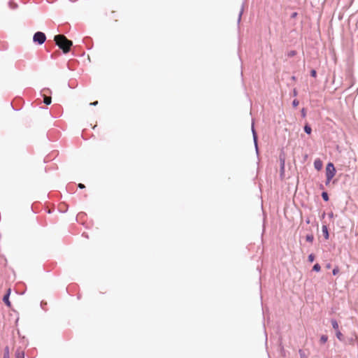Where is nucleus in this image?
Here are the masks:
<instances>
[{"label": "nucleus", "mask_w": 358, "mask_h": 358, "mask_svg": "<svg viewBox=\"0 0 358 358\" xmlns=\"http://www.w3.org/2000/svg\"><path fill=\"white\" fill-rule=\"evenodd\" d=\"M55 41L56 45L62 50L64 54L68 53L70 51L71 47L73 45V42L62 34L55 36Z\"/></svg>", "instance_id": "nucleus-1"}, {"label": "nucleus", "mask_w": 358, "mask_h": 358, "mask_svg": "<svg viewBox=\"0 0 358 358\" xmlns=\"http://www.w3.org/2000/svg\"><path fill=\"white\" fill-rule=\"evenodd\" d=\"M46 40L45 34L42 31H36L33 36V41L38 45H42Z\"/></svg>", "instance_id": "nucleus-2"}, {"label": "nucleus", "mask_w": 358, "mask_h": 358, "mask_svg": "<svg viewBox=\"0 0 358 358\" xmlns=\"http://www.w3.org/2000/svg\"><path fill=\"white\" fill-rule=\"evenodd\" d=\"M336 171L334 164L331 162H329L326 166V178H333L336 174Z\"/></svg>", "instance_id": "nucleus-3"}, {"label": "nucleus", "mask_w": 358, "mask_h": 358, "mask_svg": "<svg viewBox=\"0 0 358 358\" xmlns=\"http://www.w3.org/2000/svg\"><path fill=\"white\" fill-rule=\"evenodd\" d=\"M279 160H280V177H282L284 176L285 173V156L283 152H282L279 155Z\"/></svg>", "instance_id": "nucleus-4"}, {"label": "nucleus", "mask_w": 358, "mask_h": 358, "mask_svg": "<svg viewBox=\"0 0 358 358\" xmlns=\"http://www.w3.org/2000/svg\"><path fill=\"white\" fill-rule=\"evenodd\" d=\"M252 138H253L255 150H256L257 153L258 154V152H259L258 143H257L258 137H257V134L256 132V130H255V129L254 127V123L253 122L252 124Z\"/></svg>", "instance_id": "nucleus-5"}, {"label": "nucleus", "mask_w": 358, "mask_h": 358, "mask_svg": "<svg viewBox=\"0 0 358 358\" xmlns=\"http://www.w3.org/2000/svg\"><path fill=\"white\" fill-rule=\"evenodd\" d=\"M10 292H11V289L9 288L3 297V301L9 308L11 306V303L9 300Z\"/></svg>", "instance_id": "nucleus-6"}, {"label": "nucleus", "mask_w": 358, "mask_h": 358, "mask_svg": "<svg viewBox=\"0 0 358 358\" xmlns=\"http://www.w3.org/2000/svg\"><path fill=\"white\" fill-rule=\"evenodd\" d=\"M323 166L322 162L320 159H316L314 161V167L316 170L320 171L322 169Z\"/></svg>", "instance_id": "nucleus-7"}, {"label": "nucleus", "mask_w": 358, "mask_h": 358, "mask_svg": "<svg viewBox=\"0 0 358 358\" xmlns=\"http://www.w3.org/2000/svg\"><path fill=\"white\" fill-rule=\"evenodd\" d=\"M322 234H323V236H324V238L326 239V240H328L329 238V231H328V227L327 225H322Z\"/></svg>", "instance_id": "nucleus-8"}, {"label": "nucleus", "mask_w": 358, "mask_h": 358, "mask_svg": "<svg viewBox=\"0 0 358 358\" xmlns=\"http://www.w3.org/2000/svg\"><path fill=\"white\" fill-rule=\"evenodd\" d=\"M15 358H24V351L17 349L15 352Z\"/></svg>", "instance_id": "nucleus-9"}, {"label": "nucleus", "mask_w": 358, "mask_h": 358, "mask_svg": "<svg viewBox=\"0 0 358 358\" xmlns=\"http://www.w3.org/2000/svg\"><path fill=\"white\" fill-rule=\"evenodd\" d=\"M43 102L46 105H50L52 102V99L50 96H46L45 94H43Z\"/></svg>", "instance_id": "nucleus-10"}, {"label": "nucleus", "mask_w": 358, "mask_h": 358, "mask_svg": "<svg viewBox=\"0 0 358 358\" xmlns=\"http://www.w3.org/2000/svg\"><path fill=\"white\" fill-rule=\"evenodd\" d=\"M331 323L333 329H335L336 331H338V322L336 321V320L331 319Z\"/></svg>", "instance_id": "nucleus-11"}, {"label": "nucleus", "mask_w": 358, "mask_h": 358, "mask_svg": "<svg viewBox=\"0 0 358 358\" xmlns=\"http://www.w3.org/2000/svg\"><path fill=\"white\" fill-rule=\"evenodd\" d=\"M303 130H304L305 133L308 135L310 134L312 132L311 127L308 124H305V126L303 127Z\"/></svg>", "instance_id": "nucleus-12"}, {"label": "nucleus", "mask_w": 358, "mask_h": 358, "mask_svg": "<svg viewBox=\"0 0 358 358\" xmlns=\"http://www.w3.org/2000/svg\"><path fill=\"white\" fill-rule=\"evenodd\" d=\"M336 336L340 341H344V336L339 330L336 331Z\"/></svg>", "instance_id": "nucleus-13"}, {"label": "nucleus", "mask_w": 358, "mask_h": 358, "mask_svg": "<svg viewBox=\"0 0 358 358\" xmlns=\"http://www.w3.org/2000/svg\"><path fill=\"white\" fill-rule=\"evenodd\" d=\"M3 358H10L8 346H6L4 348Z\"/></svg>", "instance_id": "nucleus-14"}, {"label": "nucleus", "mask_w": 358, "mask_h": 358, "mask_svg": "<svg viewBox=\"0 0 358 358\" xmlns=\"http://www.w3.org/2000/svg\"><path fill=\"white\" fill-rule=\"evenodd\" d=\"M243 11H244V3L242 4L241 10H240L239 14H238V24H239L241 20V16H242V15L243 13Z\"/></svg>", "instance_id": "nucleus-15"}, {"label": "nucleus", "mask_w": 358, "mask_h": 358, "mask_svg": "<svg viewBox=\"0 0 358 358\" xmlns=\"http://www.w3.org/2000/svg\"><path fill=\"white\" fill-rule=\"evenodd\" d=\"M328 341V336L327 335H322L320 336V342L321 344L325 343Z\"/></svg>", "instance_id": "nucleus-16"}, {"label": "nucleus", "mask_w": 358, "mask_h": 358, "mask_svg": "<svg viewBox=\"0 0 358 358\" xmlns=\"http://www.w3.org/2000/svg\"><path fill=\"white\" fill-rule=\"evenodd\" d=\"M322 199L325 201H328L329 199V194L327 192H322L321 194Z\"/></svg>", "instance_id": "nucleus-17"}, {"label": "nucleus", "mask_w": 358, "mask_h": 358, "mask_svg": "<svg viewBox=\"0 0 358 358\" xmlns=\"http://www.w3.org/2000/svg\"><path fill=\"white\" fill-rule=\"evenodd\" d=\"M306 240L308 242L312 243L314 240V236L312 234H307L306 236Z\"/></svg>", "instance_id": "nucleus-18"}, {"label": "nucleus", "mask_w": 358, "mask_h": 358, "mask_svg": "<svg viewBox=\"0 0 358 358\" xmlns=\"http://www.w3.org/2000/svg\"><path fill=\"white\" fill-rule=\"evenodd\" d=\"M321 269L320 265L317 263L313 266V271L315 272H319Z\"/></svg>", "instance_id": "nucleus-19"}, {"label": "nucleus", "mask_w": 358, "mask_h": 358, "mask_svg": "<svg viewBox=\"0 0 358 358\" xmlns=\"http://www.w3.org/2000/svg\"><path fill=\"white\" fill-rule=\"evenodd\" d=\"M296 52L295 50H291V51H289V52L287 53V56L291 57H294V56H295V55H296Z\"/></svg>", "instance_id": "nucleus-20"}, {"label": "nucleus", "mask_w": 358, "mask_h": 358, "mask_svg": "<svg viewBox=\"0 0 358 358\" xmlns=\"http://www.w3.org/2000/svg\"><path fill=\"white\" fill-rule=\"evenodd\" d=\"M308 262H313L315 260V255L313 254H310L308 255Z\"/></svg>", "instance_id": "nucleus-21"}, {"label": "nucleus", "mask_w": 358, "mask_h": 358, "mask_svg": "<svg viewBox=\"0 0 358 358\" xmlns=\"http://www.w3.org/2000/svg\"><path fill=\"white\" fill-rule=\"evenodd\" d=\"M338 272H339V268H338V267H337V266H336V267H335V268L333 269V271H332V274H333L334 275H337V274L338 273Z\"/></svg>", "instance_id": "nucleus-22"}, {"label": "nucleus", "mask_w": 358, "mask_h": 358, "mask_svg": "<svg viewBox=\"0 0 358 358\" xmlns=\"http://www.w3.org/2000/svg\"><path fill=\"white\" fill-rule=\"evenodd\" d=\"M299 352L301 358H308L302 350H299Z\"/></svg>", "instance_id": "nucleus-23"}, {"label": "nucleus", "mask_w": 358, "mask_h": 358, "mask_svg": "<svg viewBox=\"0 0 358 358\" xmlns=\"http://www.w3.org/2000/svg\"><path fill=\"white\" fill-rule=\"evenodd\" d=\"M310 76L315 78L317 76V71L315 69L310 71Z\"/></svg>", "instance_id": "nucleus-24"}, {"label": "nucleus", "mask_w": 358, "mask_h": 358, "mask_svg": "<svg viewBox=\"0 0 358 358\" xmlns=\"http://www.w3.org/2000/svg\"><path fill=\"white\" fill-rule=\"evenodd\" d=\"M299 102L297 99H294L292 101L293 107H296L299 105Z\"/></svg>", "instance_id": "nucleus-25"}, {"label": "nucleus", "mask_w": 358, "mask_h": 358, "mask_svg": "<svg viewBox=\"0 0 358 358\" xmlns=\"http://www.w3.org/2000/svg\"><path fill=\"white\" fill-rule=\"evenodd\" d=\"M301 116L303 117H305L306 115V109L304 108H303L301 110Z\"/></svg>", "instance_id": "nucleus-26"}, {"label": "nucleus", "mask_w": 358, "mask_h": 358, "mask_svg": "<svg viewBox=\"0 0 358 358\" xmlns=\"http://www.w3.org/2000/svg\"><path fill=\"white\" fill-rule=\"evenodd\" d=\"M331 179H332L331 178H326L325 185H328L329 184L330 181L331 180Z\"/></svg>", "instance_id": "nucleus-27"}, {"label": "nucleus", "mask_w": 358, "mask_h": 358, "mask_svg": "<svg viewBox=\"0 0 358 358\" xmlns=\"http://www.w3.org/2000/svg\"><path fill=\"white\" fill-rule=\"evenodd\" d=\"M298 13L296 12H294L291 14V18H295L297 16Z\"/></svg>", "instance_id": "nucleus-28"}, {"label": "nucleus", "mask_w": 358, "mask_h": 358, "mask_svg": "<svg viewBox=\"0 0 358 358\" xmlns=\"http://www.w3.org/2000/svg\"><path fill=\"white\" fill-rule=\"evenodd\" d=\"M78 186L80 189H84L85 187V185L83 183H79Z\"/></svg>", "instance_id": "nucleus-29"}, {"label": "nucleus", "mask_w": 358, "mask_h": 358, "mask_svg": "<svg viewBox=\"0 0 358 358\" xmlns=\"http://www.w3.org/2000/svg\"><path fill=\"white\" fill-rule=\"evenodd\" d=\"M98 104V101H95L90 103V106H96Z\"/></svg>", "instance_id": "nucleus-30"}, {"label": "nucleus", "mask_w": 358, "mask_h": 358, "mask_svg": "<svg viewBox=\"0 0 358 358\" xmlns=\"http://www.w3.org/2000/svg\"><path fill=\"white\" fill-rule=\"evenodd\" d=\"M297 94H298V93H297L296 90V89H294V90H293V96H297Z\"/></svg>", "instance_id": "nucleus-31"}, {"label": "nucleus", "mask_w": 358, "mask_h": 358, "mask_svg": "<svg viewBox=\"0 0 358 358\" xmlns=\"http://www.w3.org/2000/svg\"><path fill=\"white\" fill-rule=\"evenodd\" d=\"M329 217H333V216H334L333 213H329Z\"/></svg>", "instance_id": "nucleus-32"}, {"label": "nucleus", "mask_w": 358, "mask_h": 358, "mask_svg": "<svg viewBox=\"0 0 358 358\" xmlns=\"http://www.w3.org/2000/svg\"><path fill=\"white\" fill-rule=\"evenodd\" d=\"M306 222L307 224H309L310 223V220L308 218Z\"/></svg>", "instance_id": "nucleus-33"}, {"label": "nucleus", "mask_w": 358, "mask_h": 358, "mask_svg": "<svg viewBox=\"0 0 358 358\" xmlns=\"http://www.w3.org/2000/svg\"><path fill=\"white\" fill-rule=\"evenodd\" d=\"M292 80H296V77L295 76H292Z\"/></svg>", "instance_id": "nucleus-34"}, {"label": "nucleus", "mask_w": 358, "mask_h": 358, "mask_svg": "<svg viewBox=\"0 0 358 358\" xmlns=\"http://www.w3.org/2000/svg\"><path fill=\"white\" fill-rule=\"evenodd\" d=\"M320 189H324L323 185H320Z\"/></svg>", "instance_id": "nucleus-35"}, {"label": "nucleus", "mask_w": 358, "mask_h": 358, "mask_svg": "<svg viewBox=\"0 0 358 358\" xmlns=\"http://www.w3.org/2000/svg\"><path fill=\"white\" fill-rule=\"evenodd\" d=\"M41 306H45V303H43V302H41Z\"/></svg>", "instance_id": "nucleus-36"}, {"label": "nucleus", "mask_w": 358, "mask_h": 358, "mask_svg": "<svg viewBox=\"0 0 358 358\" xmlns=\"http://www.w3.org/2000/svg\"><path fill=\"white\" fill-rule=\"evenodd\" d=\"M41 306H45V303H43V302H41Z\"/></svg>", "instance_id": "nucleus-37"}]
</instances>
